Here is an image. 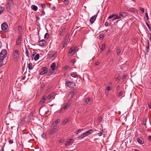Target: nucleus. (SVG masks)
Here are the masks:
<instances>
[{
    "mask_svg": "<svg viewBox=\"0 0 151 151\" xmlns=\"http://www.w3.org/2000/svg\"><path fill=\"white\" fill-rule=\"evenodd\" d=\"M14 5L13 0H7L6 5V8L7 10H10Z\"/></svg>",
    "mask_w": 151,
    "mask_h": 151,
    "instance_id": "f257e3e1",
    "label": "nucleus"
},
{
    "mask_svg": "<svg viewBox=\"0 0 151 151\" xmlns=\"http://www.w3.org/2000/svg\"><path fill=\"white\" fill-rule=\"evenodd\" d=\"M19 55V51L17 50H15L14 52L13 57L14 59L15 60H17Z\"/></svg>",
    "mask_w": 151,
    "mask_h": 151,
    "instance_id": "f03ea898",
    "label": "nucleus"
},
{
    "mask_svg": "<svg viewBox=\"0 0 151 151\" xmlns=\"http://www.w3.org/2000/svg\"><path fill=\"white\" fill-rule=\"evenodd\" d=\"M8 26L7 23L4 22L1 25V28L2 30L5 32H7V28Z\"/></svg>",
    "mask_w": 151,
    "mask_h": 151,
    "instance_id": "7ed1b4c3",
    "label": "nucleus"
},
{
    "mask_svg": "<svg viewBox=\"0 0 151 151\" xmlns=\"http://www.w3.org/2000/svg\"><path fill=\"white\" fill-rule=\"evenodd\" d=\"M58 127L53 126L50 131L48 134H49L51 135L53 134L54 132L58 130Z\"/></svg>",
    "mask_w": 151,
    "mask_h": 151,
    "instance_id": "20e7f679",
    "label": "nucleus"
},
{
    "mask_svg": "<svg viewBox=\"0 0 151 151\" xmlns=\"http://www.w3.org/2000/svg\"><path fill=\"white\" fill-rule=\"evenodd\" d=\"M65 84L68 87L71 88L73 87L76 86L75 83L73 82H72L67 81H66Z\"/></svg>",
    "mask_w": 151,
    "mask_h": 151,
    "instance_id": "39448f33",
    "label": "nucleus"
},
{
    "mask_svg": "<svg viewBox=\"0 0 151 151\" xmlns=\"http://www.w3.org/2000/svg\"><path fill=\"white\" fill-rule=\"evenodd\" d=\"M42 71L40 72L39 74L40 75H42L47 73L48 71V69L46 67H43L42 68Z\"/></svg>",
    "mask_w": 151,
    "mask_h": 151,
    "instance_id": "423d86ee",
    "label": "nucleus"
},
{
    "mask_svg": "<svg viewBox=\"0 0 151 151\" xmlns=\"http://www.w3.org/2000/svg\"><path fill=\"white\" fill-rule=\"evenodd\" d=\"M70 105V104L69 103H67L62 108H61L59 112L60 113L63 112Z\"/></svg>",
    "mask_w": 151,
    "mask_h": 151,
    "instance_id": "0eeeda50",
    "label": "nucleus"
},
{
    "mask_svg": "<svg viewBox=\"0 0 151 151\" xmlns=\"http://www.w3.org/2000/svg\"><path fill=\"white\" fill-rule=\"evenodd\" d=\"M97 14H96L93 16L91 17L90 19V22L91 24H93L95 20L96 17H97Z\"/></svg>",
    "mask_w": 151,
    "mask_h": 151,
    "instance_id": "6e6552de",
    "label": "nucleus"
},
{
    "mask_svg": "<svg viewBox=\"0 0 151 151\" xmlns=\"http://www.w3.org/2000/svg\"><path fill=\"white\" fill-rule=\"evenodd\" d=\"M93 132L92 129H90L84 133V135L86 137L89 134H92Z\"/></svg>",
    "mask_w": 151,
    "mask_h": 151,
    "instance_id": "1a4fd4ad",
    "label": "nucleus"
},
{
    "mask_svg": "<svg viewBox=\"0 0 151 151\" xmlns=\"http://www.w3.org/2000/svg\"><path fill=\"white\" fill-rule=\"evenodd\" d=\"M119 14L121 16V17H125L128 15V13L125 12H121L119 13Z\"/></svg>",
    "mask_w": 151,
    "mask_h": 151,
    "instance_id": "9d476101",
    "label": "nucleus"
},
{
    "mask_svg": "<svg viewBox=\"0 0 151 151\" xmlns=\"http://www.w3.org/2000/svg\"><path fill=\"white\" fill-rule=\"evenodd\" d=\"M66 31V28H64L61 29L59 32V35L60 36H63L65 32Z\"/></svg>",
    "mask_w": 151,
    "mask_h": 151,
    "instance_id": "9b49d317",
    "label": "nucleus"
},
{
    "mask_svg": "<svg viewBox=\"0 0 151 151\" xmlns=\"http://www.w3.org/2000/svg\"><path fill=\"white\" fill-rule=\"evenodd\" d=\"M22 41V38L21 36H19L16 41V45H18L21 43Z\"/></svg>",
    "mask_w": 151,
    "mask_h": 151,
    "instance_id": "f8f14e48",
    "label": "nucleus"
},
{
    "mask_svg": "<svg viewBox=\"0 0 151 151\" xmlns=\"http://www.w3.org/2000/svg\"><path fill=\"white\" fill-rule=\"evenodd\" d=\"M60 122V119H58L54 121L52 123V124L54 125V126L56 127V126Z\"/></svg>",
    "mask_w": 151,
    "mask_h": 151,
    "instance_id": "ddd939ff",
    "label": "nucleus"
},
{
    "mask_svg": "<svg viewBox=\"0 0 151 151\" xmlns=\"http://www.w3.org/2000/svg\"><path fill=\"white\" fill-rule=\"evenodd\" d=\"M57 52L56 51L52 55L49 54L50 56V58L51 59L53 60L55 59V58L57 56Z\"/></svg>",
    "mask_w": 151,
    "mask_h": 151,
    "instance_id": "4468645a",
    "label": "nucleus"
},
{
    "mask_svg": "<svg viewBox=\"0 0 151 151\" xmlns=\"http://www.w3.org/2000/svg\"><path fill=\"white\" fill-rule=\"evenodd\" d=\"M137 141L140 144H143L144 142L143 139L142 138H138L137 139Z\"/></svg>",
    "mask_w": 151,
    "mask_h": 151,
    "instance_id": "2eb2a0df",
    "label": "nucleus"
},
{
    "mask_svg": "<svg viewBox=\"0 0 151 151\" xmlns=\"http://www.w3.org/2000/svg\"><path fill=\"white\" fill-rule=\"evenodd\" d=\"M55 63H53L51 64L50 68L52 69V70H54L55 69Z\"/></svg>",
    "mask_w": 151,
    "mask_h": 151,
    "instance_id": "dca6fc26",
    "label": "nucleus"
},
{
    "mask_svg": "<svg viewBox=\"0 0 151 151\" xmlns=\"http://www.w3.org/2000/svg\"><path fill=\"white\" fill-rule=\"evenodd\" d=\"M34 114L33 111H32L29 114L28 116V121H30L31 119Z\"/></svg>",
    "mask_w": 151,
    "mask_h": 151,
    "instance_id": "f3484780",
    "label": "nucleus"
},
{
    "mask_svg": "<svg viewBox=\"0 0 151 151\" xmlns=\"http://www.w3.org/2000/svg\"><path fill=\"white\" fill-rule=\"evenodd\" d=\"M45 44V41L44 40H42L39 42V44L40 46H43Z\"/></svg>",
    "mask_w": 151,
    "mask_h": 151,
    "instance_id": "a211bd4d",
    "label": "nucleus"
},
{
    "mask_svg": "<svg viewBox=\"0 0 151 151\" xmlns=\"http://www.w3.org/2000/svg\"><path fill=\"white\" fill-rule=\"evenodd\" d=\"M147 45L146 46V49H145V50L147 53L148 52V50H149V42L148 40H147Z\"/></svg>",
    "mask_w": 151,
    "mask_h": 151,
    "instance_id": "6ab92c4d",
    "label": "nucleus"
},
{
    "mask_svg": "<svg viewBox=\"0 0 151 151\" xmlns=\"http://www.w3.org/2000/svg\"><path fill=\"white\" fill-rule=\"evenodd\" d=\"M91 101V98H88L86 99L84 101L83 104L84 105H86L88 102Z\"/></svg>",
    "mask_w": 151,
    "mask_h": 151,
    "instance_id": "aec40b11",
    "label": "nucleus"
},
{
    "mask_svg": "<svg viewBox=\"0 0 151 151\" xmlns=\"http://www.w3.org/2000/svg\"><path fill=\"white\" fill-rule=\"evenodd\" d=\"M68 41V40H66V39H64V40H63V47H65L67 45Z\"/></svg>",
    "mask_w": 151,
    "mask_h": 151,
    "instance_id": "412c9836",
    "label": "nucleus"
},
{
    "mask_svg": "<svg viewBox=\"0 0 151 151\" xmlns=\"http://www.w3.org/2000/svg\"><path fill=\"white\" fill-rule=\"evenodd\" d=\"M31 7L33 10L35 11H37L38 9V7L37 6L34 5H32L31 6Z\"/></svg>",
    "mask_w": 151,
    "mask_h": 151,
    "instance_id": "4be33fe9",
    "label": "nucleus"
},
{
    "mask_svg": "<svg viewBox=\"0 0 151 151\" xmlns=\"http://www.w3.org/2000/svg\"><path fill=\"white\" fill-rule=\"evenodd\" d=\"M29 63L28 64V68L29 70H31L33 69V67L32 66V64L30 62H29Z\"/></svg>",
    "mask_w": 151,
    "mask_h": 151,
    "instance_id": "5701e85b",
    "label": "nucleus"
},
{
    "mask_svg": "<svg viewBox=\"0 0 151 151\" xmlns=\"http://www.w3.org/2000/svg\"><path fill=\"white\" fill-rule=\"evenodd\" d=\"M2 53H0V60H4L6 55H3Z\"/></svg>",
    "mask_w": 151,
    "mask_h": 151,
    "instance_id": "b1692460",
    "label": "nucleus"
},
{
    "mask_svg": "<svg viewBox=\"0 0 151 151\" xmlns=\"http://www.w3.org/2000/svg\"><path fill=\"white\" fill-rule=\"evenodd\" d=\"M39 58V54L38 53L35 56V57L34 58V59L35 61H37Z\"/></svg>",
    "mask_w": 151,
    "mask_h": 151,
    "instance_id": "393cba45",
    "label": "nucleus"
},
{
    "mask_svg": "<svg viewBox=\"0 0 151 151\" xmlns=\"http://www.w3.org/2000/svg\"><path fill=\"white\" fill-rule=\"evenodd\" d=\"M4 10V8L2 6H0V15L1 14Z\"/></svg>",
    "mask_w": 151,
    "mask_h": 151,
    "instance_id": "a878e982",
    "label": "nucleus"
},
{
    "mask_svg": "<svg viewBox=\"0 0 151 151\" xmlns=\"http://www.w3.org/2000/svg\"><path fill=\"white\" fill-rule=\"evenodd\" d=\"M73 140L72 139H70L68 141H67L66 142V143L65 144V145L67 146L69 145H70V143L71 142V141Z\"/></svg>",
    "mask_w": 151,
    "mask_h": 151,
    "instance_id": "bb28decb",
    "label": "nucleus"
},
{
    "mask_svg": "<svg viewBox=\"0 0 151 151\" xmlns=\"http://www.w3.org/2000/svg\"><path fill=\"white\" fill-rule=\"evenodd\" d=\"M1 53H2L3 54V55H5L6 56L7 53L6 50H3L1 52Z\"/></svg>",
    "mask_w": 151,
    "mask_h": 151,
    "instance_id": "cd10ccee",
    "label": "nucleus"
},
{
    "mask_svg": "<svg viewBox=\"0 0 151 151\" xmlns=\"http://www.w3.org/2000/svg\"><path fill=\"white\" fill-rule=\"evenodd\" d=\"M106 45L105 43H103L102 45V47L100 49V50H101V51H103L105 49Z\"/></svg>",
    "mask_w": 151,
    "mask_h": 151,
    "instance_id": "c85d7f7f",
    "label": "nucleus"
},
{
    "mask_svg": "<svg viewBox=\"0 0 151 151\" xmlns=\"http://www.w3.org/2000/svg\"><path fill=\"white\" fill-rule=\"evenodd\" d=\"M123 94V92L122 91H121L119 92L117 94V96L118 97H119L120 96H121Z\"/></svg>",
    "mask_w": 151,
    "mask_h": 151,
    "instance_id": "c756f323",
    "label": "nucleus"
},
{
    "mask_svg": "<svg viewBox=\"0 0 151 151\" xmlns=\"http://www.w3.org/2000/svg\"><path fill=\"white\" fill-rule=\"evenodd\" d=\"M71 76L73 78H76L77 77V75L76 73H72L71 74Z\"/></svg>",
    "mask_w": 151,
    "mask_h": 151,
    "instance_id": "7c9ffc66",
    "label": "nucleus"
},
{
    "mask_svg": "<svg viewBox=\"0 0 151 151\" xmlns=\"http://www.w3.org/2000/svg\"><path fill=\"white\" fill-rule=\"evenodd\" d=\"M45 98H42L40 101V103L41 104H44L45 103Z\"/></svg>",
    "mask_w": 151,
    "mask_h": 151,
    "instance_id": "2f4dec72",
    "label": "nucleus"
},
{
    "mask_svg": "<svg viewBox=\"0 0 151 151\" xmlns=\"http://www.w3.org/2000/svg\"><path fill=\"white\" fill-rule=\"evenodd\" d=\"M128 11L129 12H134L135 11V9L133 8H130Z\"/></svg>",
    "mask_w": 151,
    "mask_h": 151,
    "instance_id": "473e14b6",
    "label": "nucleus"
},
{
    "mask_svg": "<svg viewBox=\"0 0 151 151\" xmlns=\"http://www.w3.org/2000/svg\"><path fill=\"white\" fill-rule=\"evenodd\" d=\"M63 3L65 5H68L69 3V1L68 0H64Z\"/></svg>",
    "mask_w": 151,
    "mask_h": 151,
    "instance_id": "72a5a7b5",
    "label": "nucleus"
},
{
    "mask_svg": "<svg viewBox=\"0 0 151 151\" xmlns=\"http://www.w3.org/2000/svg\"><path fill=\"white\" fill-rule=\"evenodd\" d=\"M49 37V35L48 33H46L45 35L44 36V38L45 39H48Z\"/></svg>",
    "mask_w": 151,
    "mask_h": 151,
    "instance_id": "f704fd0d",
    "label": "nucleus"
},
{
    "mask_svg": "<svg viewBox=\"0 0 151 151\" xmlns=\"http://www.w3.org/2000/svg\"><path fill=\"white\" fill-rule=\"evenodd\" d=\"M76 93V91H72L70 93L71 97H72Z\"/></svg>",
    "mask_w": 151,
    "mask_h": 151,
    "instance_id": "c9c22d12",
    "label": "nucleus"
},
{
    "mask_svg": "<svg viewBox=\"0 0 151 151\" xmlns=\"http://www.w3.org/2000/svg\"><path fill=\"white\" fill-rule=\"evenodd\" d=\"M25 54H26V55L28 57H29V51L27 48V47H26V52H25Z\"/></svg>",
    "mask_w": 151,
    "mask_h": 151,
    "instance_id": "e433bc0d",
    "label": "nucleus"
},
{
    "mask_svg": "<svg viewBox=\"0 0 151 151\" xmlns=\"http://www.w3.org/2000/svg\"><path fill=\"white\" fill-rule=\"evenodd\" d=\"M104 35L103 34H101L99 35V38L100 40H102L104 37Z\"/></svg>",
    "mask_w": 151,
    "mask_h": 151,
    "instance_id": "4c0bfd02",
    "label": "nucleus"
},
{
    "mask_svg": "<svg viewBox=\"0 0 151 151\" xmlns=\"http://www.w3.org/2000/svg\"><path fill=\"white\" fill-rule=\"evenodd\" d=\"M147 118H146L144 119L143 122V124L144 125H146V121H147Z\"/></svg>",
    "mask_w": 151,
    "mask_h": 151,
    "instance_id": "58836bf2",
    "label": "nucleus"
},
{
    "mask_svg": "<svg viewBox=\"0 0 151 151\" xmlns=\"http://www.w3.org/2000/svg\"><path fill=\"white\" fill-rule=\"evenodd\" d=\"M73 50H72V47H71L69 50L68 53L70 54L73 52Z\"/></svg>",
    "mask_w": 151,
    "mask_h": 151,
    "instance_id": "ea45409f",
    "label": "nucleus"
},
{
    "mask_svg": "<svg viewBox=\"0 0 151 151\" xmlns=\"http://www.w3.org/2000/svg\"><path fill=\"white\" fill-rule=\"evenodd\" d=\"M54 70H52L49 72L48 73V75H52L54 73Z\"/></svg>",
    "mask_w": 151,
    "mask_h": 151,
    "instance_id": "a19ab883",
    "label": "nucleus"
},
{
    "mask_svg": "<svg viewBox=\"0 0 151 151\" xmlns=\"http://www.w3.org/2000/svg\"><path fill=\"white\" fill-rule=\"evenodd\" d=\"M121 52V50L119 49H117L116 50L117 55H120Z\"/></svg>",
    "mask_w": 151,
    "mask_h": 151,
    "instance_id": "79ce46f5",
    "label": "nucleus"
},
{
    "mask_svg": "<svg viewBox=\"0 0 151 151\" xmlns=\"http://www.w3.org/2000/svg\"><path fill=\"white\" fill-rule=\"evenodd\" d=\"M68 121V120L67 119H66L64 120L62 123V124H63V125L65 124Z\"/></svg>",
    "mask_w": 151,
    "mask_h": 151,
    "instance_id": "37998d69",
    "label": "nucleus"
},
{
    "mask_svg": "<svg viewBox=\"0 0 151 151\" xmlns=\"http://www.w3.org/2000/svg\"><path fill=\"white\" fill-rule=\"evenodd\" d=\"M3 60H0V67L2 66L3 65H4L3 62Z\"/></svg>",
    "mask_w": 151,
    "mask_h": 151,
    "instance_id": "c03bdc74",
    "label": "nucleus"
},
{
    "mask_svg": "<svg viewBox=\"0 0 151 151\" xmlns=\"http://www.w3.org/2000/svg\"><path fill=\"white\" fill-rule=\"evenodd\" d=\"M36 54V52H33L32 53V55H31V58H32V59H33V58L35 57V54Z\"/></svg>",
    "mask_w": 151,
    "mask_h": 151,
    "instance_id": "a18cd8bd",
    "label": "nucleus"
},
{
    "mask_svg": "<svg viewBox=\"0 0 151 151\" xmlns=\"http://www.w3.org/2000/svg\"><path fill=\"white\" fill-rule=\"evenodd\" d=\"M18 30L19 32H21L22 31V28L21 26H19L18 28Z\"/></svg>",
    "mask_w": 151,
    "mask_h": 151,
    "instance_id": "49530a36",
    "label": "nucleus"
},
{
    "mask_svg": "<svg viewBox=\"0 0 151 151\" xmlns=\"http://www.w3.org/2000/svg\"><path fill=\"white\" fill-rule=\"evenodd\" d=\"M115 14H112V15L109 16L108 17V18L109 19H111V18H112L114 17L115 16Z\"/></svg>",
    "mask_w": 151,
    "mask_h": 151,
    "instance_id": "de8ad7c7",
    "label": "nucleus"
},
{
    "mask_svg": "<svg viewBox=\"0 0 151 151\" xmlns=\"http://www.w3.org/2000/svg\"><path fill=\"white\" fill-rule=\"evenodd\" d=\"M103 133V129H102V131L98 133V134L99 136H101L102 135Z\"/></svg>",
    "mask_w": 151,
    "mask_h": 151,
    "instance_id": "09e8293b",
    "label": "nucleus"
},
{
    "mask_svg": "<svg viewBox=\"0 0 151 151\" xmlns=\"http://www.w3.org/2000/svg\"><path fill=\"white\" fill-rule=\"evenodd\" d=\"M102 118L101 116H99L98 119V121L99 122H101L102 120Z\"/></svg>",
    "mask_w": 151,
    "mask_h": 151,
    "instance_id": "8fccbe9b",
    "label": "nucleus"
},
{
    "mask_svg": "<svg viewBox=\"0 0 151 151\" xmlns=\"http://www.w3.org/2000/svg\"><path fill=\"white\" fill-rule=\"evenodd\" d=\"M114 17H116V19H120L121 17V16L119 14V16H118L117 15H116L115 14Z\"/></svg>",
    "mask_w": 151,
    "mask_h": 151,
    "instance_id": "3c124183",
    "label": "nucleus"
},
{
    "mask_svg": "<svg viewBox=\"0 0 151 151\" xmlns=\"http://www.w3.org/2000/svg\"><path fill=\"white\" fill-rule=\"evenodd\" d=\"M65 141V139H60L59 142V143H62L63 142H64Z\"/></svg>",
    "mask_w": 151,
    "mask_h": 151,
    "instance_id": "603ef678",
    "label": "nucleus"
},
{
    "mask_svg": "<svg viewBox=\"0 0 151 151\" xmlns=\"http://www.w3.org/2000/svg\"><path fill=\"white\" fill-rule=\"evenodd\" d=\"M41 6L42 8H45L46 7L45 5L44 4H41Z\"/></svg>",
    "mask_w": 151,
    "mask_h": 151,
    "instance_id": "864d4df0",
    "label": "nucleus"
},
{
    "mask_svg": "<svg viewBox=\"0 0 151 151\" xmlns=\"http://www.w3.org/2000/svg\"><path fill=\"white\" fill-rule=\"evenodd\" d=\"M52 96H52L51 94H49L47 98L48 99H51Z\"/></svg>",
    "mask_w": 151,
    "mask_h": 151,
    "instance_id": "5fc2aeb1",
    "label": "nucleus"
},
{
    "mask_svg": "<svg viewBox=\"0 0 151 151\" xmlns=\"http://www.w3.org/2000/svg\"><path fill=\"white\" fill-rule=\"evenodd\" d=\"M110 52H111V51H110V50H108L106 52V55H108L110 53Z\"/></svg>",
    "mask_w": 151,
    "mask_h": 151,
    "instance_id": "6e6d98bb",
    "label": "nucleus"
},
{
    "mask_svg": "<svg viewBox=\"0 0 151 151\" xmlns=\"http://www.w3.org/2000/svg\"><path fill=\"white\" fill-rule=\"evenodd\" d=\"M146 25L147 26V27H148V29H149L150 30L151 28L150 27L149 25V24L147 22H146Z\"/></svg>",
    "mask_w": 151,
    "mask_h": 151,
    "instance_id": "4d7b16f0",
    "label": "nucleus"
},
{
    "mask_svg": "<svg viewBox=\"0 0 151 151\" xmlns=\"http://www.w3.org/2000/svg\"><path fill=\"white\" fill-rule=\"evenodd\" d=\"M41 137L43 138H45L46 137V135L45 134L43 133L41 135Z\"/></svg>",
    "mask_w": 151,
    "mask_h": 151,
    "instance_id": "13d9d810",
    "label": "nucleus"
},
{
    "mask_svg": "<svg viewBox=\"0 0 151 151\" xmlns=\"http://www.w3.org/2000/svg\"><path fill=\"white\" fill-rule=\"evenodd\" d=\"M69 35H68V34H67L66 35V36L64 38V39H66V40H68V38H69Z\"/></svg>",
    "mask_w": 151,
    "mask_h": 151,
    "instance_id": "bf43d9fd",
    "label": "nucleus"
},
{
    "mask_svg": "<svg viewBox=\"0 0 151 151\" xmlns=\"http://www.w3.org/2000/svg\"><path fill=\"white\" fill-rule=\"evenodd\" d=\"M140 10L143 13H144L145 12V9H144L143 8H140Z\"/></svg>",
    "mask_w": 151,
    "mask_h": 151,
    "instance_id": "052dcab7",
    "label": "nucleus"
},
{
    "mask_svg": "<svg viewBox=\"0 0 151 151\" xmlns=\"http://www.w3.org/2000/svg\"><path fill=\"white\" fill-rule=\"evenodd\" d=\"M71 62L72 63H75L76 62V60L75 59H72L71 61Z\"/></svg>",
    "mask_w": 151,
    "mask_h": 151,
    "instance_id": "680f3d73",
    "label": "nucleus"
},
{
    "mask_svg": "<svg viewBox=\"0 0 151 151\" xmlns=\"http://www.w3.org/2000/svg\"><path fill=\"white\" fill-rule=\"evenodd\" d=\"M145 16H146V17L147 18V20H148L149 19L148 16V15L147 13V12H146L145 13Z\"/></svg>",
    "mask_w": 151,
    "mask_h": 151,
    "instance_id": "e2e57ef3",
    "label": "nucleus"
},
{
    "mask_svg": "<svg viewBox=\"0 0 151 151\" xmlns=\"http://www.w3.org/2000/svg\"><path fill=\"white\" fill-rule=\"evenodd\" d=\"M127 74H124L122 77V78L123 79H124L127 77Z\"/></svg>",
    "mask_w": 151,
    "mask_h": 151,
    "instance_id": "0e129e2a",
    "label": "nucleus"
},
{
    "mask_svg": "<svg viewBox=\"0 0 151 151\" xmlns=\"http://www.w3.org/2000/svg\"><path fill=\"white\" fill-rule=\"evenodd\" d=\"M100 64V62H96L95 63V66H97V65H99Z\"/></svg>",
    "mask_w": 151,
    "mask_h": 151,
    "instance_id": "69168bd1",
    "label": "nucleus"
},
{
    "mask_svg": "<svg viewBox=\"0 0 151 151\" xmlns=\"http://www.w3.org/2000/svg\"><path fill=\"white\" fill-rule=\"evenodd\" d=\"M13 142V141L12 139H10L9 141V143L10 144H12Z\"/></svg>",
    "mask_w": 151,
    "mask_h": 151,
    "instance_id": "338daca9",
    "label": "nucleus"
},
{
    "mask_svg": "<svg viewBox=\"0 0 151 151\" xmlns=\"http://www.w3.org/2000/svg\"><path fill=\"white\" fill-rule=\"evenodd\" d=\"M51 8L52 10H54L55 9V6L54 5H52Z\"/></svg>",
    "mask_w": 151,
    "mask_h": 151,
    "instance_id": "774afa93",
    "label": "nucleus"
}]
</instances>
